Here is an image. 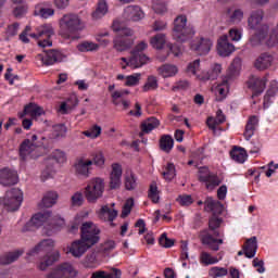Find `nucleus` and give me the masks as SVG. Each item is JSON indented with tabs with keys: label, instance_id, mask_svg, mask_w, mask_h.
<instances>
[{
	"label": "nucleus",
	"instance_id": "obj_1",
	"mask_svg": "<svg viewBox=\"0 0 278 278\" xmlns=\"http://www.w3.org/2000/svg\"><path fill=\"white\" fill-rule=\"evenodd\" d=\"M55 242L52 239H46L39 242L35 248L27 252L28 257H35L38 253H47L39 262V270H47L49 266H53L55 262L60 261V251H53Z\"/></svg>",
	"mask_w": 278,
	"mask_h": 278
},
{
	"label": "nucleus",
	"instance_id": "obj_2",
	"mask_svg": "<svg viewBox=\"0 0 278 278\" xmlns=\"http://www.w3.org/2000/svg\"><path fill=\"white\" fill-rule=\"evenodd\" d=\"M223 225V218L216 216L215 214L208 219V229L202 230L200 232V240L204 247H207L211 251H219L220 244H223V239L220 238V231H218V227Z\"/></svg>",
	"mask_w": 278,
	"mask_h": 278
},
{
	"label": "nucleus",
	"instance_id": "obj_3",
	"mask_svg": "<svg viewBox=\"0 0 278 278\" xmlns=\"http://www.w3.org/2000/svg\"><path fill=\"white\" fill-rule=\"evenodd\" d=\"M59 26L60 36H62V38H65V40H71V38H77V34H79V31H84L86 24L84 23L81 17H79V15L75 13H68L64 14L60 18Z\"/></svg>",
	"mask_w": 278,
	"mask_h": 278
},
{
	"label": "nucleus",
	"instance_id": "obj_4",
	"mask_svg": "<svg viewBox=\"0 0 278 278\" xmlns=\"http://www.w3.org/2000/svg\"><path fill=\"white\" fill-rule=\"evenodd\" d=\"M240 64H242V61L240 58L233 59L232 63L228 67L226 76L222 79V83H219L215 89L216 94V101H225L227 99V93L229 92V84L238 77L240 73Z\"/></svg>",
	"mask_w": 278,
	"mask_h": 278
},
{
	"label": "nucleus",
	"instance_id": "obj_5",
	"mask_svg": "<svg viewBox=\"0 0 278 278\" xmlns=\"http://www.w3.org/2000/svg\"><path fill=\"white\" fill-rule=\"evenodd\" d=\"M112 29L117 33L113 40V49L119 52L131 49L134 45V39L131 38L134 36V30L123 27L118 21L113 22Z\"/></svg>",
	"mask_w": 278,
	"mask_h": 278
},
{
	"label": "nucleus",
	"instance_id": "obj_6",
	"mask_svg": "<svg viewBox=\"0 0 278 278\" xmlns=\"http://www.w3.org/2000/svg\"><path fill=\"white\" fill-rule=\"evenodd\" d=\"M194 26L188 24V16L185 14L177 15L174 20V27L172 36L176 42H187L194 36Z\"/></svg>",
	"mask_w": 278,
	"mask_h": 278
},
{
	"label": "nucleus",
	"instance_id": "obj_7",
	"mask_svg": "<svg viewBox=\"0 0 278 278\" xmlns=\"http://www.w3.org/2000/svg\"><path fill=\"white\" fill-rule=\"evenodd\" d=\"M40 147L42 142L38 141V136L33 135L20 144V157L23 162L40 157Z\"/></svg>",
	"mask_w": 278,
	"mask_h": 278
},
{
	"label": "nucleus",
	"instance_id": "obj_8",
	"mask_svg": "<svg viewBox=\"0 0 278 278\" xmlns=\"http://www.w3.org/2000/svg\"><path fill=\"white\" fill-rule=\"evenodd\" d=\"M147 47H149L147 41L139 42L130 52L129 60H127V58H122V62H125L126 66H130L131 68H140V66H144L149 60V56L143 52Z\"/></svg>",
	"mask_w": 278,
	"mask_h": 278
},
{
	"label": "nucleus",
	"instance_id": "obj_9",
	"mask_svg": "<svg viewBox=\"0 0 278 278\" xmlns=\"http://www.w3.org/2000/svg\"><path fill=\"white\" fill-rule=\"evenodd\" d=\"M198 181L203 184L204 188L208 190V192H212L223 184V178H220L218 174L210 170V167L202 166L198 172Z\"/></svg>",
	"mask_w": 278,
	"mask_h": 278
},
{
	"label": "nucleus",
	"instance_id": "obj_10",
	"mask_svg": "<svg viewBox=\"0 0 278 278\" xmlns=\"http://www.w3.org/2000/svg\"><path fill=\"white\" fill-rule=\"evenodd\" d=\"M103 192H105V181L100 177L89 180L87 187L85 188V197L88 203L99 201V199L103 197Z\"/></svg>",
	"mask_w": 278,
	"mask_h": 278
},
{
	"label": "nucleus",
	"instance_id": "obj_11",
	"mask_svg": "<svg viewBox=\"0 0 278 278\" xmlns=\"http://www.w3.org/2000/svg\"><path fill=\"white\" fill-rule=\"evenodd\" d=\"M101 230L92 222H86L80 227V240L85 241L90 248L99 243Z\"/></svg>",
	"mask_w": 278,
	"mask_h": 278
},
{
	"label": "nucleus",
	"instance_id": "obj_12",
	"mask_svg": "<svg viewBox=\"0 0 278 278\" xmlns=\"http://www.w3.org/2000/svg\"><path fill=\"white\" fill-rule=\"evenodd\" d=\"M45 55L38 54L36 60H40V62L45 66H53V64H58V62H64V58H66L62 52L55 49L45 50Z\"/></svg>",
	"mask_w": 278,
	"mask_h": 278
},
{
	"label": "nucleus",
	"instance_id": "obj_13",
	"mask_svg": "<svg viewBox=\"0 0 278 278\" xmlns=\"http://www.w3.org/2000/svg\"><path fill=\"white\" fill-rule=\"evenodd\" d=\"M77 269L70 263H62L47 278H77Z\"/></svg>",
	"mask_w": 278,
	"mask_h": 278
},
{
	"label": "nucleus",
	"instance_id": "obj_14",
	"mask_svg": "<svg viewBox=\"0 0 278 278\" xmlns=\"http://www.w3.org/2000/svg\"><path fill=\"white\" fill-rule=\"evenodd\" d=\"M51 218V212H43L35 214L26 225L22 228V231H36L38 227H42L47 220Z\"/></svg>",
	"mask_w": 278,
	"mask_h": 278
},
{
	"label": "nucleus",
	"instance_id": "obj_15",
	"mask_svg": "<svg viewBox=\"0 0 278 278\" xmlns=\"http://www.w3.org/2000/svg\"><path fill=\"white\" fill-rule=\"evenodd\" d=\"M74 168L77 177H84V179H88V177H90V170H92V160L79 157L76 160Z\"/></svg>",
	"mask_w": 278,
	"mask_h": 278
},
{
	"label": "nucleus",
	"instance_id": "obj_16",
	"mask_svg": "<svg viewBox=\"0 0 278 278\" xmlns=\"http://www.w3.org/2000/svg\"><path fill=\"white\" fill-rule=\"evenodd\" d=\"M191 51H195L198 55H207L212 49V41L210 38H197L190 45Z\"/></svg>",
	"mask_w": 278,
	"mask_h": 278
},
{
	"label": "nucleus",
	"instance_id": "obj_17",
	"mask_svg": "<svg viewBox=\"0 0 278 278\" xmlns=\"http://www.w3.org/2000/svg\"><path fill=\"white\" fill-rule=\"evenodd\" d=\"M1 186H16L18 184V173L12 168L4 167L0 169Z\"/></svg>",
	"mask_w": 278,
	"mask_h": 278
},
{
	"label": "nucleus",
	"instance_id": "obj_18",
	"mask_svg": "<svg viewBox=\"0 0 278 278\" xmlns=\"http://www.w3.org/2000/svg\"><path fill=\"white\" fill-rule=\"evenodd\" d=\"M268 81V78L266 76L264 77H256L252 76L250 80L248 81V87L253 91V97H260L264 90H266V84Z\"/></svg>",
	"mask_w": 278,
	"mask_h": 278
},
{
	"label": "nucleus",
	"instance_id": "obj_19",
	"mask_svg": "<svg viewBox=\"0 0 278 278\" xmlns=\"http://www.w3.org/2000/svg\"><path fill=\"white\" fill-rule=\"evenodd\" d=\"M217 51L223 58H227L236 51V46L229 42V37L223 35L217 41Z\"/></svg>",
	"mask_w": 278,
	"mask_h": 278
},
{
	"label": "nucleus",
	"instance_id": "obj_20",
	"mask_svg": "<svg viewBox=\"0 0 278 278\" xmlns=\"http://www.w3.org/2000/svg\"><path fill=\"white\" fill-rule=\"evenodd\" d=\"M91 249L83 239L75 240L71 243L68 248V253L73 255V257H83L86 252Z\"/></svg>",
	"mask_w": 278,
	"mask_h": 278
},
{
	"label": "nucleus",
	"instance_id": "obj_21",
	"mask_svg": "<svg viewBox=\"0 0 278 278\" xmlns=\"http://www.w3.org/2000/svg\"><path fill=\"white\" fill-rule=\"evenodd\" d=\"M121 177H123V166L118 163L112 164V172L110 175L111 190H117V188H121Z\"/></svg>",
	"mask_w": 278,
	"mask_h": 278
},
{
	"label": "nucleus",
	"instance_id": "obj_22",
	"mask_svg": "<svg viewBox=\"0 0 278 278\" xmlns=\"http://www.w3.org/2000/svg\"><path fill=\"white\" fill-rule=\"evenodd\" d=\"M273 62H275V56L268 52H264L255 60L254 66L257 71H266V68L273 66Z\"/></svg>",
	"mask_w": 278,
	"mask_h": 278
},
{
	"label": "nucleus",
	"instance_id": "obj_23",
	"mask_svg": "<svg viewBox=\"0 0 278 278\" xmlns=\"http://www.w3.org/2000/svg\"><path fill=\"white\" fill-rule=\"evenodd\" d=\"M83 266L85 268H99L101 266V254L99 251L92 250L89 252L83 261Z\"/></svg>",
	"mask_w": 278,
	"mask_h": 278
},
{
	"label": "nucleus",
	"instance_id": "obj_24",
	"mask_svg": "<svg viewBox=\"0 0 278 278\" xmlns=\"http://www.w3.org/2000/svg\"><path fill=\"white\" fill-rule=\"evenodd\" d=\"M262 21H264V11L258 9L256 11H253L248 18V25L250 29H262L264 25H262Z\"/></svg>",
	"mask_w": 278,
	"mask_h": 278
},
{
	"label": "nucleus",
	"instance_id": "obj_25",
	"mask_svg": "<svg viewBox=\"0 0 278 278\" xmlns=\"http://www.w3.org/2000/svg\"><path fill=\"white\" fill-rule=\"evenodd\" d=\"M243 252L248 260H253L257 253V237H252L245 241Z\"/></svg>",
	"mask_w": 278,
	"mask_h": 278
},
{
	"label": "nucleus",
	"instance_id": "obj_26",
	"mask_svg": "<svg viewBox=\"0 0 278 278\" xmlns=\"http://www.w3.org/2000/svg\"><path fill=\"white\" fill-rule=\"evenodd\" d=\"M257 125H260V119L257 118V116H250L245 125V130L243 132L245 140H251V138L255 136V129H257Z\"/></svg>",
	"mask_w": 278,
	"mask_h": 278
},
{
	"label": "nucleus",
	"instance_id": "obj_27",
	"mask_svg": "<svg viewBox=\"0 0 278 278\" xmlns=\"http://www.w3.org/2000/svg\"><path fill=\"white\" fill-rule=\"evenodd\" d=\"M266 38H268V25L263 24L260 30L250 38V45L251 47H258Z\"/></svg>",
	"mask_w": 278,
	"mask_h": 278
},
{
	"label": "nucleus",
	"instance_id": "obj_28",
	"mask_svg": "<svg viewBox=\"0 0 278 278\" xmlns=\"http://www.w3.org/2000/svg\"><path fill=\"white\" fill-rule=\"evenodd\" d=\"M53 34H55L53 31V26H51V24H46L37 28V33L29 34V37L40 40V38H51Z\"/></svg>",
	"mask_w": 278,
	"mask_h": 278
},
{
	"label": "nucleus",
	"instance_id": "obj_29",
	"mask_svg": "<svg viewBox=\"0 0 278 278\" xmlns=\"http://www.w3.org/2000/svg\"><path fill=\"white\" fill-rule=\"evenodd\" d=\"M23 253H25L23 250H15L12 252H7L1 255L0 264L2 266H8L10 264H14V262H16L18 260V257H21V255H23Z\"/></svg>",
	"mask_w": 278,
	"mask_h": 278
},
{
	"label": "nucleus",
	"instance_id": "obj_30",
	"mask_svg": "<svg viewBox=\"0 0 278 278\" xmlns=\"http://www.w3.org/2000/svg\"><path fill=\"white\" fill-rule=\"evenodd\" d=\"M116 216H118V211L114 210V208H110V206L104 205L101 207L100 213H99V217L102 220H108L109 223H111V226L114 227V219L116 218Z\"/></svg>",
	"mask_w": 278,
	"mask_h": 278
},
{
	"label": "nucleus",
	"instance_id": "obj_31",
	"mask_svg": "<svg viewBox=\"0 0 278 278\" xmlns=\"http://www.w3.org/2000/svg\"><path fill=\"white\" fill-rule=\"evenodd\" d=\"M125 14L127 18H130V21H142V17L144 16V12L140 7L138 5H128L125 9Z\"/></svg>",
	"mask_w": 278,
	"mask_h": 278
},
{
	"label": "nucleus",
	"instance_id": "obj_32",
	"mask_svg": "<svg viewBox=\"0 0 278 278\" xmlns=\"http://www.w3.org/2000/svg\"><path fill=\"white\" fill-rule=\"evenodd\" d=\"M175 147V140L170 135H163L160 139V149L164 151V153H170L173 148Z\"/></svg>",
	"mask_w": 278,
	"mask_h": 278
},
{
	"label": "nucleus",
	"instance_id": "obj_33",
	"mask_svg": "<svg viewBox=\"0 0 278 278\" xmlns=\"http://www.w3.org/2000/svg\"><path fill=\"white\" fill-rule=\"evenodd\" d=\"M227 16L230 23L238 24L242 21V18H244V12L241 9L231 7L227 9Z\"/></svg>",
	"mask_w": 278,
	"mask_h": 278
},
{
	"label": "nucleus",
	"instance_id": "obj_34",
	"mask_svg": "<svg viewBox=\"0 0 278 278\" xmlns=\"http://www.w3.org/2000/svg\"><path fill=\"white\" fill-rule=\"evenodd\" d=\"M230 157L235 162H238V164H244L247 162V150L238 147H233L232 150L230 151Z\"/></svg>",
	"mask_w": 278,
	"mask_h": 278
},
{
	"label": "nucleus",
	"instance_id": "obj_35",
	"mask_svg": "<svg viewBox=\"0 0 278 278\" xmlns=\"http://www.w3.org/2000/svg\"><path fill=\"white\" fill-rule=\"evenodd\" d=\"M129 94L128 91L122 90V91H114L111 97H112V103L114 105H123L124 110H127L129 108V101L127 100H121L123 99V96Z\"/></svg>",
	"mask_w": 278,
	"mask_h": 278
},
{
	"label": "nucleus",
	"instance_id": "obj_36",
	"mask_svg": "<svg viewBox=\"0 0 278 278\" xmlns=\"http://www.w3.org/2000/svg\"><path fill=\"white\" fill-rule=\"evenodd\" d=\"M108 14V2L105 0H100L96 10L92 12L91 16L93 21H100Z\"/></svg>",
	"mask_w": 278,
	"mask_h": 278
},
{
	"label": "nucleus",
	"instance_id": "obj_37",
	"mask_svg": "<svg viewBox=\"0 0 278 278\" xmlns=\"http://www.w3.org/2000/svg\"><path fill=\"white\" fill-rule=\"evenodd\" d=\"M156 127H160V119L155 117H150L141 123V131L143 134H151Z\"/></svg>",
	"mask_w": 278,
	"mask_h": 278
},
{
	"label": "nucleus",
	"instance_id": "obj_38",
	"mask_svg": "<svg viewBox=\"0 0 278 278\" xmlns=\"http://www.w3.org/2000/svg\"><path fill=\"white\" fill-rule=\"evenodd\" d=\"M116 249V242L114 240H108L104 243L100 244L98 248V253L108 257Z\"/></svg>",
	"mask_w": 278,
	"mask_h": 278
},
{
	"label": "nucleus",
	"instance_id": "obj_39",
	"mask_svg": "<svg viewBox=\"0 0 278 278\" xmlns=\"http://www.w3.org/2000/svg\"><path fill=\"white\" fill-rule=\"evenodd\" d=\"M79 101L76 96H71L65 102L61 103L60 112L62 114H68V110H73V108H77Z\"/></svg>",
	"mask_w": 278,
	"mask_h": 278
},
{
	"label": "nucleus",
	"instance_id": "obj_40",
	"mask_svg": "<svg viewBox=\"0 0 278 278\" xmlns=\"http://www.w3.org/2000/svg\"><path fill=\"white\" fill-rule=\"evenodd\" d=\"M20 27L21 24H18V22H15L7 27L5 31L3 33V39L5 42H10L11 38H14L18 35Z\"/></svg>",
	"mask_w": 278,
	"mask_h": 278
},
{
	"label": "nucleus",
	"instance_id": "obj_41",
	"mask_svg": "<svg viewBox=\"0 0 278 278\" xmlns=\"http://www.w3.org/2000/svg\"><path fill=\"white\" fill-rule=\"evenodd\" d=\"M200 264L203 266H212L214 264H218V257L212 256L210 252H201L200 254Z\"/></svg>",
	"mask_w": 278,
	"mask_h": 278
},
{
	"label": "nucleus",
	"instance_id": "obj_42",
	"mask_svg": "<svg viewBox=\"0 0 278 278\" xmlns=\"http://www.w3.org/2000/svg\"><path fill=\"white\" fill-rule=\"evenodd\" d=\"M177 66L170 64H165L159 68L160 75L164 78L175 77V75H177Z\"/></svg>",
	"mask_w": 278,
	"mask_h": 278
},
{
	"label": "nucleus",
	"instance_id": "obj_43",
	"mask_svg": "<svg viewBox=\"0 0 278 278\" xmlns=\"http://www.w3.org/2000/svg\"><path fill=\"white\" fill-rule=\"evenodd\" d=\"M56 201H58V192L49 191L43 197L41 203H42L43 207H53V205H55Z\"/></svg>",
	"mask_w": 278,
	"mask_h": 278
},
{
	"label": "nucleus",
	"instance_id": "obj_44",
	"mask_svg": "<svg viewBox=\"0 0 278 278\" xmlns=\"http://www.w3.org/2000/svg\"><path fill=\"white\" fill-rule=\"evenodd\" d=\"M55 14V10L49 8H42L40 5L35 7L34 15L40 16V18H49Z\"/></svg>",
	"mask_w": 278,
	"mask_h": 278
},
{
	"label": "nucleus",
	"instance_id": "obj_45",
	"mask_svg": "<svg viewBox=\"0 0 278 278\" xmlns=\"http://www.w3.org/2000/svg\"><path fill=\"white\" fill-rule=\"evenodd\" d=\"M77 49L81 53H88L89 51H99V45L92 41H84L78 45Z\"/></svg>",
	"mask_w": 278,
	"mask_h": 278
},
{
	"label": "nucleus",
	"instance_id": "obj_46",
	"mask_svg": "<svg viewBox=\"0 0 278 278\" xmlns=\"http://www.w3.org/2000/svg\"><path fill=\"white\" fill-rule=\"evenodd\" d=\"M150 45H152L153 49H164V45H166V36H164V34H157L151 38Z\"/></svg>",
	"mask_w": 278,
	"mask_h": 278
},
{
	"label": "nucleus",
	"instance_id": "obj_47",
	"mask_svg": "<svg viewBox=\"0 0 278 278\" xmlns=\"http://www.w3.org/2000/svg\"><path fill=\"white\" fill-rule=\"evenodd\" d=\"M278 92L277 84L270 85L269 89L267 90L266 94L264 96V108L267 109L270 103V98L276 97Z\"/></svg>",
	"mask_w": 278,
	"mask_h": 278
},
{
	"label": "nucleus",
	"instance_id": "obj_48",
	"mask_svg": "<svg viewBox=\"0 0 278 278\" xmlns=\"http://www.w3.org/2000/svg\"><path fill=\"white\" fill-rule=\"evenodd\" d=\"M152 9L155 14H166L168 12V8L166 7V2L164 0H153Z\"/></svg>",
	"mask_w": 278,
	"mask_h": 278
},
{
	"label": "nucleus",
	"instance_id": "obj_49",
	"mask_svg": "<svg viewBox=\"0 0 278 278\" xmlns=\"http://www.w3.org/2000/svg\"><path fill=\"white\" fill-rule=\"evenodd\" d=\"M220 207V202L214 200L212 197H207L204 201V210L205 212H215Z\"/></svg>",
	"mask_w": 278,
	"mask_h": 278
},
{
	"label": "nucleus",
	"instance_id": "obj_50",
	"mask_svg": "<svg viewBox=\"0 0 278 278\" xmlns=\"http://www.w3.org/2000/svg\"><path fill=\"white\" fill-rule=\"evenodd\" d=\"M208 275L212 278L227 277V275H229V270H227L225 267L215 266L208 270Z\"/></svg>",
	"mask_w": 278,
	"mask_h": 278
},
{
	"label": "nucleus",
	"instance_id": "obj_51",
	"mask_svg": "<svg viewBox=\"0 0 278 278\" xmlns=\"http://www.w3.org/2000/svg\"><path fill=\"white\" fill-rule=\"evenodd\" d=\"M148 197L152 203H160V191L157 190V184L152 182L150 185Z\"/></svg>",
	"mask_w": 278,
	"mask_h": 278
},
{
	"label": "nucleus",
	"instance_id": "obj_52",
	"mask_svg": "<svg viewBox=\"0 0 278 278\" xmlns=\"http://www.w3.org/2000/svg\"><path fill=\"white\" fill-rule=\"evenodd\" d=\"M157 77L148 76L146 84L142 87L143 92H149L151 90H157Z\"/></svg>",
	"mask_w": 278,
	"mask_h": 278
},
{
	"label": "nucleus",
	"instance_id": "obj_53",
	"mask_svg": "<svg viewBox=\"0 0 278 278\" xmlns=\"http://www.w3.org/2000/svg\"><path fill=\"white\" fill-rule=\"evenodd\" d=\"M83 135L94 140V138H99L101 136V126L93 125L88 130L83 131Z\"/></svg>",
	"mask_w": 278,
	"mask_h": 278
},
{
	"label": "nucleus",
	"instance_id": "obj_54",
	"mask_svg": "<svg viewBox=\"0 0 278 278\" xmlns=\"http://www.w3.org/2000/svg\"><path fill=\"white\" fill-rule=\"evenodd\" d=\"M28 10L29 7H27V4H17L13 8V16H15V18H23L27 15Z\"/></svg>",
	"mask_w": 278,
	"mask_h": 278
},
{
	"label": "nucleus",
	"instance_id": "obj_55",
	"mask_svg": "<svg viewBox=\"0 0 278 278\" xmlns=\"http://www.w3.org/2000/svg\"><path fill=\"white\" fill-rule=\"evenodd\" d=\"M73 207H81L84 205V193L81 191L75 192L71 198Z\"/></svg>",
	"mask_w": 278,
	"mask_h": 278
},
{
	"label": "nucleus",
	"instance_id": "obj_56",
	"mask_svg": "<svg viewBox=\"0 0 278 278\" xmlns=\"http://www.w3.org/2000/svg\"><path fill=\"white\" fill-rule=\"evenodd\" d=\"M163 177L166 181H173L175 179V164L168 163L163 172Z\"/></svg>",
	"mask_w": 278,
	"mask_h": 278
},
{
	"label": "nucleus",
	"instance_id": "obj_57",
	"mask_svg": "<svg viewBox=\"0 0 278 278\" xmlns=\"http://www.w3.org/2000/svg\"><path fill=\"white\" fill-rule=\"evenodd\" d=\"M51 157L52 160H55L58 164H64L66 162V152L56 149L51 153Z\"/></svg>",
	"mask_w": 278,
	"mask_h": 278
},
{
	"label": "nucleus",
	"instance_id": "obj_58",
	"mask_svg": "<svg viewBox=\"0 0 278 278\" xmlns=\"http://www.w3.org/2000/svg\"><path fill=\"white\" fill-rule=\"evenodd\" d=\"M66 126L64 124H59L54 127L53 137L55 140L60 138H66Z\"/></svg>",
	"mask_w": 278,
	"mask_h": 278
},
{
	"label": "nucleus",
	"instance_id": "obj_59",
	"mask_svg": "<svg viewBox=\"0 0 278 278\" xmlns=\"http://www.w3.org/2000/svg\"><path fill=\"white\" fill-rule=\"evenodd\" d=\"M136 181H137V178L134 174L127 175L125 177L126 190H136V186H138V184Z\"/></svg>",
	"mask_w": 278,
	"mask_h": 278
},
{
	"label": "nucleus",
	"instance_id": "obj_60",
	"mask_svg": "<svg viewBox=\"0 0 278 278\" xmlns=\"http://www.w3.org/2000/svg\"><path fill=\"white\" fill-rule=\"evenodd\" d=\"M159 244L161 247H164V249H170V247L175 245V240L168 239V237L166 236V232H164L163 235H161L159 239Z\"/></svg>",
	"mask_w": 278,
	"mask_h": 278
},
{
	"label": "nucleus",
	"instance_id": "obj_61",
	"mask_svg": "<svg viewBox=\"0 0 278 278\" xmlns=\"http://www.w3.org/2000/svg\"><path fill=\"white\" fill-rule=\"evenodd\" d=\"M140 84V74H132L129 76H126L125 86L134 87L138 86Z\"/></svg>",
	"mask_w": 278,
	"mask_h": 278
},
{
	"label": "nucleus",
	"instance_id": "obj_62",
	"mask_svg": "<svg viewBox=\"0 0 278 278\" xmlns=\"http://www.w3.org/2000/svg\"><path fill=\"white\" fill-rule=\"evenodd\" d=\"M131 207H134V198L128 199L122 210V218H127L128 214H131Z\"/></svg>",
	"mask_w": 278,
	"mask_h": 278
},
{
	"label": "nucleus",
	"instance_id": "obj_63",
	"mask_svg": "<svg viewBox=\"0 0 278 278\" xmlns=\"http://www.w3.org/2000/svg\"><path fill=\"white\" fill-rule=\"evenodd\" d=\"M177 202L179 203V205L182 206H189L192 205V203H194V201L192 200V195L188 194L179 195L177 198Z\"/></svg>",
	"mask_w": 278,
	"mask_h": 278
},
{
	"label": "nucleus",
	"instance_id": "obj_64",
	"mask_svg": "<svg viewBox=\"0 0 278 278\" xmlns=\"http://www.w3.org/2000/svg\"><path fill=\"white\" fill-rule=\"evenodd\" d=\"M253 267L256 268V273H260V275L266 273V267H264V261L255 257L252 261Z\"/></svg>",
	"mask_w": 278,
	"mask_h": 278
}]
</instances>
